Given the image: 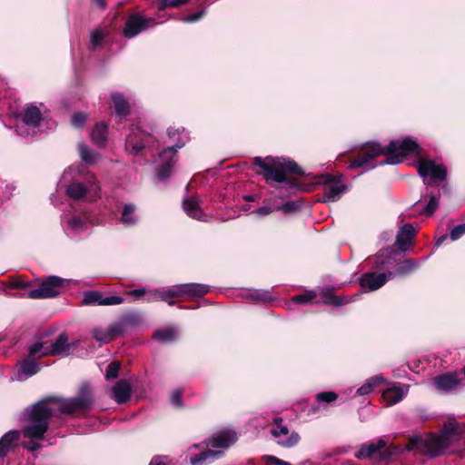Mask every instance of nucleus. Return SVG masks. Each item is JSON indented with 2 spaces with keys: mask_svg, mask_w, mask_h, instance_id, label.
<instances>
[{
  "mask_svg": "<svg viewBox=\"0 0 465 465\" xmlns=\"http://www.w3.org/2000/svg\"><path fill=\"white\" fill-rule=\"evenodd\" d=\"M94 403V393L88 384L80 387L74 398H49L31 408V452L40 445L34 439H42L48 428L49 419L58 414H73L84 411Z\"/></svg>",
  "mask_w": 465,
  "mask_h": 465,
  "instance_id": "f257e3e1",
  "label": "nucleus"
},
{
  "mask_svg": "<svg viewBox=\"0 0 465 465\" xmlns=\"http://www.w3.org/2000/svg\"><path fill=\"white\" fill-rule=\"evenodd\" d=\"M420 153L418 143L411 138L403 140L391 141L388 146H381L379 143H367L360 153V155L351 164V168H363L369 170L375 165L371 160L381 154H388L386 159L381 164H398L401 163L404 157L410 153Z\"/></svg>",
  "mask_w": 465,
  "mask_h": 465,
  "instance_id": "f03ea898",
  "label": "nucleus"
},
{
  "mask_svg": "<svg viewBox=\"0 0 465 465\" xmlns=\"http://www.w3.org/2000/svg\"><path fill=\"white\" fill-rule=\"evenodd\" d=\"M254 164L261 168V173L265 180L270 183L279 184L280 190L294 187L296 183L289 175L302 173L301 168L296 163L283 158L256 157Z\"/></svg>",
  "mask_w": 465,
  "mask_h": 465,
  "instance_id": "7ed1b4c3",
  "label": "nucleus"
},
{
  "mask_svg": "<svg viewBox=\"0 0 465 465\" xmlns=\"http://www.w3.org/2000/svg\"><path fill=\"white\" fill-rule=\"evenodd\" d=\"M169 140L174 144L163 150L158 156L157 173L160 179L168 178L175 163L177 149L182 148L189 140L188 134L183 128L170 127L167 131Z\"/></svg>",
  "mask_w": 465,
  "mask_h": 465,
  "instance_id": "20e7f679",
  "label": "nucleus"
},
{
  "mask_svg": "<svg viewBox=\"0 0 465 465\" xmlns=\"http://www.w3.org/2000/svg\"><path fill=\"white\" fill-rule=\"evenodd\" d=\"M450 445L449 436L446 433L440 435H427L410 439L406 445V450H413L415 453L424 454L429 457L440 455Z\"/></svg>",
  "mask_w": 465,
  "mask_h": 465,
  "instance_id": "39448f33",
  "label": "nucleus"
},
{
  "mask_svg": "<svg viewBox=\"0 0 465 465\" xmlns=\"http://www.w3.org/2000/svg\"><path fill=\"white\" fill-rule=\"evenodd\" d=\"M77 344L70 343L68 336L64 333L60 334L52 345H47L45 341H37L31 344V357H42L48 354L68 355Z\"/></svg>",
  "mask_w": 465,
  "mask_h": 465,
  "instance_id": "423d86ee",
  "label": "nucleus"
},
{
  "mask_svg": "<svg viewBox=\"0 0 465 465\" xmlns=\"http://www.w3.org/2000/svg\"><path fill=\"white\" fill-rule=\"evenodd\" d=\"M320 183L322 184L323 188L322 201L324 203L338 201L347 191V186L341 177L333 176L329 173L322 175L320 179Z\"/></svg>",
  "mask_w": 465,
  "mask_h": 465,
  "instance_id": "0eeeda50",
  "label": "nucleus"
},
{
  "mask_svg": "<svg viewBox=\"0 0 465 465\" xmlns=\"http://www.w3.org/2000/svg\"><path fill=\"white\" fill-rule=\"evenodd\" d=\"M84 179L87 183V187L80 182H73L66 188V193L69 197L79 200L88 195L91 200H94L100 190L96 184L95 177L92 173H87Z\"/></svg>",
  "mask_w": 465,
  "mask_h": 465,
  "instance_id": "6e6552de",
  "label": "nucleus"
},
{
  "mask_svg": "<svg viewBox=\"0 0 465 465\" xmlns=\"http://www.w3.org/2000/svg\"><path fill=\"white\" fill-rule=\"evenodd\" d=\"M419 174L426 180L430 182H441L446 179L447 169L446 167L431 159L420 157L417 163Z\"/></svg>",
  "mask_w": 465,
  "mask_h": 465,
  "instance_id": "1a4fd4ad",
  "label": "nucleus"
},
{
  "mask_svg": "<svg viewBox=\"0 0 465 465\" xmlns=\"http://www.w3.org/2000/svg\"><path fill=\"white\" fill-rule=\"evenodd\" d=\"M271 434L277 444L284 448H292L298 444L300 440L299 434L294 430L291 431L279 418L274 419Z\"/></svg>",
  "mask_w": 465,
  "mask_h": 465,
  "instance_id": "9d476101",
  "label": "nucleus"
},
{
  "mask_svg": "<svg viewBox=\"0 0 465 465\" xmlns=\"http://www.w3.org/2000/svg\"><path fill=\"white\" fill-rule=\"evenodd\" d=\"M63 282V279L56 276L43 280L37 288L31 290V298L48 299L57 296L62 289Z\"/></svg>",
  "mask_w": 465,
  "mask_h": 465,
  "instance_id": "9b49d317",
  "label": "nucleus"
},
{
  "mask_svg": "<svg viewBox=\"0 0 465 465\" xmlns=\"http://www.w3.org/2000/svg\"><path fill=\"white\" fill-rule=\"evenodd\" d=\"M238 440L237 433L232 430H223L216 432L207 440V447L215 450L228 449L233 445Z\"/></svg>",
  "mask_w": 465,
  "mask_h": 465,
  "instance_id": "f8f14e48",
  "label": "nucleus"
},
{
  "mask_svg": "<svg viewBox=\"0 0 465 465\" xmlns=\"http://www.w3.org/2000/svg\"><path fill=\"white\" fill-rule=\"evenodd\" d=\"M5 292L8 296L29 297V282L25 275L10 277L5 282Z\"/></svg>",
  "mask_w": 465,
  "mask_h": 465,
  "instance_id": "ddd939ff",
  "label": "nucleus"
},
{
  "mask_svg": "<svg viewBox=\"0 0 465 465\" xmlns=\"http://www.w3.org/2000/svg\"><path fill=\"white\" fill-rule=\"evenodd\" d=\"M153 25L154 21L153 18H144L139 15H133L127 19L123 33L125 37L133 38Z\"/></svg>",
  "mask_w": 465,
  "mask_h": 465,
  "instance_id": "4468645a",
  "label": "nucleus"
},
{
  "mask_svg": "<svg viewBox=\"0 0 465 465\" xmlns=\"http://www.w3.org/2000/svg\"><path fill=\"white\" fill-rule=\"evenodd\" d=\"M392 277L393 272H391L388 273L370 272L361 275L360 284L363 290L372 292L382 287Z\"/></svg>",
  "mask_w": 465,
  "mask_h": 465,
  "instance_id": "2eb2a0df",
  "label": "nucleus"
},
{
  "mask_svg": "<svg viewBox=\"0 0 465 465\" xmlns=\"http://www.w3.org/2000/svg\"><path fill=\"white\" fill-rule=\"evenodd\" d=\"M150 140L149 133L141 130L140 126L133 125L126 138V147L131 148L136 154L149 143Z\"/></svg>",
  "mask_w": 465,
  "mask_h": 465,
  "instance_id": "dca6fc26",
  "label": "nucleus"
},
{
  "mask_svg": "<svg viewBox=\"0 0 465 465\" xmlns=\"http://www.w3.org/2000/svg\"><path fill=\"white\" fill-rule=\"evenodd\" d=\"M64 224L66 231L79 233L88 229L94 223L88 214L84 213L67 218L64 221Z\"/></svg>",
  "mask_w": 465,
  "mask_h": 465,
  "instance_id": "f3484780",
  "label": "nucleus"
},
{
  "mask_svg": "<svg viewBox=\"0 0 465 465\" xmlns=\"http://www.w3.org/2000/svg\"><path fill=\"white\" fill-rule=\"evenodd\" d=\"M409 385L393 384L382 392V399L389 405H393L401 401L408 393Z\"/></svg>",
  "mask_w": 465,
  "mask_h": 465,
  "instance_id": "a211bd4d",
  "label": "nucleus"
},
{
  "mask_svg": "<svg viewBox=\"0 0 465 465\" xmlns=\"http://www.w3.org/2000/svg\"><path fill=\"white\" fill-rule=\"evenodd\" d=\"M416 234V230L411 224L402 226L396 238V244L401 252L408 251L412 245V240Z\"/></svg>",
  "mask_w": 465,
  "mask_h": 465,
  "instance_id": "6ab92c4d",
  "label": "nucleus"
},
{
  "mask_svg": "<svg viewBox=\"0 0 465 465\" xmlns=\"http://www.w3.org/2000/svg\"><path fill=\"white\" fill-rule=\"evenodd\" d=\"M19 440L20 431L15 430H10L2 436L0 439V460H3L10 450L17 447Z\"/></svg>",
  "mask_w": 465,
  "mask_h": 465,
  "instance_id": "aec40b11",
  "label": "nucleus"
},
{
  "mask_svg": "<svg viewBox=\"0 0 465 465\" xmlns=\"http://www.w3.org/2000/svg\"><path fill=\"white\" fill-rule=\"evenodd\" d=\"M47 128L49 124L41 109L31 104V135L42 133Z\"/></svg>",
  "mask_w": 465,
  "mask_h": 465,
  "instance_id": "412c9836",
  "label": "nucleus"
},
{
  "mask_svg": "<svg viewBox=\"0 0 465 465\" xmlns=\"http://www.w3.org/2000/svg\"><path fill=\"white\" fill-rule=\"evenodd\" d=\"M433 384L440 391L448 393L458 387L459 381L456 375L447 373L434 378Z\"/></svg>",
  "mask_w": 465,
  "mask_h": 465,
  "instance_id": "4be33fe9",
  "label": "nucleus"
},
{
  "mask_svg": "<svg viewBox=\"0 0 465 465\" xmlns=\"http://www.w3.org/2000/svg\"><path fill=\"white\" fill-rule=\"evenodd\" d=\"M183 208L184 212L187 213V215L193 219L203 222H206L208 220V216L204 214L203 212L202 211L200 207V203L197 199H185L183 203Z\"/></svg>",
  "mask_w": 465,
  "mask_h": 465,
  "instance_id": "5701e85b",
  "label": "nucleus"
},
{
  "mask_svg": "<svg viewBox=\"0 0 465 465\" xmlns=\"http://www.w3.org/2000/svg\"><path fill=\"white\" fill-rule=\"evenodd\" d=\"M397 252L393 248L381 250L374 259V267L377 270H383L396 261Z\"/></svg>",
  "mask_w": 465,
  "mask_h": 465,
  "instance_id": "b1692460",
  "label": "nucleus"
},
{
  "mask_svg": "<svg viewBox=\"0 0 465 465\" xmlns=\"http://www.w3.org/2000/svg\"><path fill=\"white\" fill-rule=\"evenodd\" d=\"M132 387L128 381L121 380L113 388V398L118 403H124L131 397Z\"/></svg>",
  "mask_w": 465,
  "mask_h": 465,
  "instance_id": "393cba45",
  "label": "nucleus"
},
{
  "mask_svg": "<svg viewBox=\"0 0 465 465\" xmlns=\"http://www.w3.org/2000/svg\"><path fill=\"white\" fill-rule=\"evenodd\" d=\"M223 456L222 450H215L209 448L206 451H203L198 455L191 457V465H206L208 462L219 459Z\"/></svg>",
  "mask_w": 465,
  "mask_h": 465,
  "instance_id": "a878e982",
  "label": "nucleus"
},
{
  "mask_svg": "<svg viewBox=\"0 0 465 465\" xmlns=\"http://www.w3.org/2000/svg\"><path fill=\"white\" fill-rule=\"evenodd\" d=\"M183 285L184 298L194 299L203 296L210 292V287L199 283H186Z\"/></svg>",
  "mask_w": 465,
  "mask_h": 465,
  "instance_id": "bb28decb",
  "label": "nucleus"
},
{
  "mask_svg": "<svg viewBox=\"0 0 465 465\" xmlns=\"http://www.w3.org/2000/svg\"><path fill=\"white\" fill-rule=\"evenodd\" d=\"M385 447V441L379 440L376 443H369L362 445L360 450L355 454L357 459L371 458L374 454L378 453L381 449Z\"/></svg>",
  "mask_w": 465,
  "mask_h": 465,
  "instance_id": "cd10ccee",
  "label": "nucleus"
},
{
  "mask_svg": "<svg viewBox=\"0 0 465 465\" xmlns=\"http://www.w3.org/2000/svg\"><path fill=\"white\" fill-rule=\"evenodd\" d=\"M161 301L168 302L170 305L173 304V300L176 298H184L183 285L178 284L169 288L162 289Z\"/></svg>",
  "mask_w": 465,
  "mask_h": 465,
  "instance_id": "c85d7f7f",
  "label": "nucleus"
},
{
  "mask_svg": "<svg viewBox=\"0 0 465 465\" xmlns=\"http://www.w3.org/2000/svg\"><path fill=\"white\" fill-rule=\"evenodd\" d=\"M15 132L20 136L29 134V105H26L21 114L16 115Z\"/></svg>",
  "mask_w": 465,
  "mask_h": 465,
  "instance_id": "c756f323",
  "label": "nucleus"
},
{
  "mask_svg": "<svg viewBox=\"0 0 465 465\" xmlns=\"http://www.w3.org/2000/svg\"><path fill=\"white\" fill-rule=\"evenodd\" d=\"M111 99L117 115L125 116L129 114V103L126 101L123 94L119 93H113L111 94Z\"/></svg>",
  "mask_w": 465,
  "mask_h": 465,
  "instance_id": "7c9ffc66",
  "label": "nucleus"
},
{
  "mask_svg": "<svg viewBox=\"0 0 465 465\" xmlns=\"http://www.w3.org/2000/svg\"><path fill=\"white\" fill-rule=\"evenodd\" d=\"M385 381V379L381 375H377L374 377H371L362 386H361L357 391L356 394L358 396H363L371 393L375 387L379 386L380 384L383 383Z\"/></svg>",
  "mask_w": 465,
  "mask_h": 465,
  "instance_id": "2f4dec72",
  "label": "nucleus"
},
{
  "mask_svg": "<svg viewBox=\"0 0 465 465\" xmlns=\"http://www.w3.org/2000/svg\"><path fill=\"white\" fill-rule=\"evenodd\" d=\"M29 378V354L24 356L16 364L15 379L19 381H25Z\"/></svg>",
  "mask_w": 465,
  "mask_h": 465,
  "instance_id": "473e14b6",
  "label": "nucleus"
},
{
  "mask_svg": "<svg viewBox=\"0 0 465 465\" xmlns=\"http://www.w3.org/2000/svg\"><path fill=\"white\" fill-rule=\"evenodd\" d=\"M420 262L416 260H404L403 262H400L397 267L395 273H393V276L395 275H406L409 273H411L415 270H417L420 267Z\"/></svg>",
  "mask_w": 465,
  "mask_h": 465,
  "instance_id": "72a5a7b5",
  "label": "nucleus"
},
{
  "mask_svg": "<svg viewBox=\"0 0 465 465\" xmlns=\"http://www.w3.org/2000/svg\"><path fill=\"white\" fill-rule=\"evenodd\" d=\"M92 140L97 145H102L105 143L107 137V127L104 123L97 124L91 134Z\"/></svg>",
  "mask_w": 465,
  "mask_h": 465,
  "instance_id": "f704fd0d",
  "label": "nucleus"
},
{
  "mask_svg": "<svg viewBox=\"0 0 465 465\" xmlns=\"http://www.w3.org/2000/svg\"><path fill=\"white\" fill-rule=\"evenodd\" d=\"M135 207L133 204H126L124 205L122 216H121V222L126 225V226H132L136 223L137 222V216L135 215Z\"/></svg>",
  "mask_w": 465,
  "mask_h": 465,
  "instance_id": "c9c22d12",
  "label": "nucleus"
},
{
  "mask_svg": "<svg viewBox=\"0 0 465 465\" xmlns=\"http://www.w3.org/2000/svg\"><path fill=\"white\" fill-rule=\"evenodd\" d=\"M153 339L162 343L173 341L177 337V331L173 328L156 331L153 333Z\"/></svg>",
  "mask_w": 465,
  "mask_h": 465,
  "instance_id": "e433bc0d",
  "label": "nucleus"
},
{
  "mask_svg": "<svg viewBox=\"0 0 465 465\" xmlns=\"http://www.w3.org/2000/svg\"><path fill=\"white\" fill-rule=\"evenodd\" d=\"M79 153L81 159L87 163H95L98 161L99 154L91 151L84 143H79Z\"/></svg>",
  "mask_w": 465,
  "mask_h": 465,
  "instance_id": "4c0bfd02",
  "label": "nucleus"
},
{
  "mask_svg": "<svg viewBox=\"0 0 465 465\" xmlns=\"http://www.w3.org/2000/svg\"><path fill=\"white\" fill-rule=\"evenodd\" d=\"M243 295H244V297H246L253 302H266L271 300L270 293L265 291L249 290V291L243 292Z\"/></svg>",
  "mask_w": 465,
  "mask_h": 465,
  "instance_id": "58836bf2",
  "label": "nucleus"
},
{
  "mask_svg": "<svg viewBox=\"0 0 465 465\" xmlns=\"http://www.w3.org/2000/svg\"><path fill=\"white\" fill-rule=\"evenodd\" d=\"M103 300L102 292L98 291H88L84 292L83 295V305H94L98 304L101 305V301Z\"/></svg>",
  "mask_w": 465,
  "mask_h": 465,
  "instance_id": "ea45409f",
  "label": "nucleus"
},
{
  "mask_svg": "<svg viewBox=\"0 0 465 465\" xmlns=\"http://www.w3.org/2000/svg\"><path fill=\"white\" fill-rule=\"evenodd\" d=\"M92 336L94 339H95L97 341H99L102 344L108 343L113 341L112 336L109 333V331L107 328H94L92 330Z\"/></svg>",
  "mask_w": 465,
  "mask_h": 465,
  "instance_id": "a19ab883",
  "label": "nucleus"
},
{
  "mask_svg": "<svg viewBox=\"0 0 465 465\" xmlns=\"http://www.w3.org/2000/svg\"><path fill=\"white\" fill-rule=\"evenodd\" d=\"M323 298H324V302L325 303L332 304V305H335V306H341V305H343V304L349 302V301L347 299H345L343 297H340V296H334L330 292H323Z\"/></svg>",
  "mask_w": 465,
  "mask_h": 465,
  "instance_id": "79ce46f5",
  "label": "nucleus"
},
{
  "mask_svg": "<svg viewBox=\"0 0 465 465\" xmlns=\"http://www.w3.org/2000/svg\"><path fill=\"white\" fill-rule=\"evenodd\" d=\"M316 297L314 291H307L303 294L296 295L292 298V301L295 303L307 304L310 303Z\"/></svg>",
  "mask_w": 465,
  "mask_h": 465,
  "instance_id": "37998d69",
  "label": "nucleus"
},
{
  "mask_svg": "<svg viewBox=\"0 0 465 465\" xmlns=\"http://www.w3.org/2000/svg\"><path fill=\"white\" fill-rule=\"evenodd\" d=\"M107 329H108L109 333L112 336L113 340L123 335L125 331L124 322L113 323V324L109 325L107 327Z\"/></svg>",
  "mask_w": 465,
  "mask_h": 465,
  "instance_id": "c03bdc74",
  "label": "nucleus"
},
{
  "mask_svg": "<svg viewBox=\"0 0 465 465\" xmlns=\"http://www.w3.org/2000/svg\"><path fill=\"white\" fill-rule=\"evenodd\" d=\"M104 33L100 29H95L91 33L90 42L94 48L100 46L104 39Z\"/></svg>",
  "mask_w": 465,
  "mask_h": 465,
  "instance_id": "a18cd8bd",
  "label": "nucleus"
},
{
  "mask_svg": "<svg viewBox=\"0 0 465 465\" xmlns=\"http://www.w3.org/2000/svg\"><path fill=\"white\" fill-rule=\"evenodd\" d=\"M439 204V199L436 196H430V201L428 204L425 206V208L422 211V214L425 215H431L435 210L437 209Z\"/></svg>",
  "mask_w": 465,
  "mask_h": 465,
  "instance_id": "49530a36",
  "label": "nucleus"
},
{
  "mask_svg": "<svg viewBox=\"0 0 465 465\" xmlns=\"http://www.w3.org/2000/svg\"><path fill=\"white\" fill-rule=\"evenodd\" d=\"M119 370H120V362L113 361L108 366V369L105 373V378L108 380L115 379L118 376Z\"/></svg>",
  "mask_w": 465,
  "mask_h": 465,
  "instance_id": "de8ad7c7",
  "label": "nucleus"
},
{
  "mask_svg": "<svg viewBox=\"0 0 465 465\" xmlns=\"http://www.w3.org/2000/svg\"><path fill=\"white\" fill-rule=\"evenodd\" d=\"M124 302V298L118 295H112L107 297H103L101 301L102 306H110V305H118Z\"/></svg>",
  "mask_w": 465,
  "mask_h": 465,
  "instance_id": "09e8293b",
  "label": "nucleus"
},
{
  "mask_svg": "<svg viewBox=\"0 0 465 465\" xmlns=\"http://www.w3.org/2000/svg\"><path fill=\"white\" fill-rule=\"evenodd\" d=\"M87 115L84 113H76L72 116L71 123L74 127L81 128L86 122Z\"/></svg>",
  "mask_w": 465,
  "mask_h": 465,
  "instance_id": "8fccbe9b",
  "label": "nucleus"
},
{
  "mask_svg": "<svg viewBox=\"0 0 465 465\" xmlns=\"http://www.w3.org/2000/svg\"><path fill=\"white\" fill-rule=\"evenodd\" d=\"M317 401L319 402H332L334 401L338 396L335 392L332 391H324L317 394Z\"/></svg>",
  "mask_w": 465,
  "mask_h": 465,
  "instance_id": "3c124183",
  "label": "nucleus"
},
{
  "mask_svg": "<svg viewBox=\"0 0 465 465\" xmlns=\"http://www.w3.org/2000/svg\"><path fill=\"white\" fill-rule=\"evenodd\" d=\"M162 289H155V290H146L145 301L148 302H153L157 301H161L160 294L162 293Z\"/></svg>",
  "mask_w": 465,
  "mask_h": 465,
  "instance_id": "603ef678",
  "label": "nucleus"
},
{
  "mask_svg": "<svg viewBox=\"0 0 465 465\" xmlns=\"http://www.w3.org/2000/svg\"><path fill=\"white\" fill-rule=\"evenodd\" d=\"M463 234H465V223L455 226L451 230L450 237L452 241H456L460 239Z\"/></svg>",
  "mask_w": 465,
  "mask_h": 465,
  "instance_id": "864d4df0",
  "label": "nucleus"
},
{
  "mask_svg": "<svg viewBox=\"0 0 465 465\" xmlns=\"http://www.w3.org/2000/svg\"><path fill=\"white\" fill-rule=\"evenodd\" d=\"M298 209V204L295 202H287L282 205H277L276 210H281L283 213H290Z\"/></svg>",
  "mask_w": 465,
  "mask_h": 465,
  "instance_id": "5fc2aeb1",
  "label": "nucleus"
},
{
  "mask_svg": "<svg viewBox=\"0 0 465 465\" xmlns=\"http://www.w3.org/2000/svg\"><path fill=\"white\" fill-rule=\"evenodd\" d=\"M274 211H276V206H271V205L265 204V205L258 208L255 211V213H257L260 216H266Z\"/></svg>",
  "mask_w": 465,
  "mask_h": 465,
  "instance_id": "6e6d98bb",
  "label": "nucleus"
},
{
  "mask_svg": "<svg viewBox=\"0 0 465 465\" xmlns=\"http://www.w3.org/2000/svg\"><path fill=\"white\" fill-rule=\"evenodd\" d=\"M267 465H291L289 462L279 460L274 456H265L264 457Z\"/></svg>",
  "mask_w": 465,
  "mask_h": 465,
  "instance_id": "4d7b16f0",
  "label": "nucleus"
},
{
  "mask_svg": "<svg viewBox=\"0 0 465 465\" xmlns=\"http://www.w3.org/2000/svg\"><path fill=\"white\" fill-rule=\"evenodd\" d=\"M204 14V11L202 10L200 12H197V13H194V14H192V15H189L185 17H183L182 19V21L185 22V23H193V22H196L197 20H199L201 17H203Z\"/></svg>",
  "mask_w": 465,
  "mask_h": 465,
  "instance_id": "13d9d810",
  "label": "nucleus"
},
{
  "mask_svg": "<svg viewBox=\"0 0 465 465\" xmlns=\"http://www.w3.org/2000/svg\"><path fill=\"white\" fill-rule=\"evenodd\" d=\"M127 294L134 296L136 299H140L141 297H143L146 294V289H144V288L134 289V290L129 291L127 292Z\"/></svg>",
  "mask_w": 465,
  "mask_h": 465,
  "instance_id": "bf43d9fd",
  "label": "nucleus"
},
{
  "mask_svg": "<svg viewBox=\"0 0 465 465\" xmlns=\"http://www.w3.org/2000/svg\"><path fill=\"white\" fill-rule=\"evenodd\" d=\"M189 0H171L170 2L163 3V7H178Z\"/></svg>",
  "mask_w": 465,
  "mask_h": 465,
  "instance_id": "052dcab7",
  "label": "nucleus"
},
{
  "mask_svg": "<svg viewBox=\"0 0 465 465\" xmlns=\"http://www.w3.org/2000/svg\"><path fill=\"white\" fill-rule=\"evenodd\" d=\"M149 465H169L166 457H155L153 458Z\"/></svg>",
  "mask_w": 465,
  "mask_h": 465,
  "instance_id": "680f3d73",
  "label": "nucleus"
},
{
  "mask_svg": "<svg viewBox=\"0 0 465 465\" xmlns=\"http://www.w3.org/2000/svg\"><path fill=\"white\" fill-rule=\"evenodd\" d=\"M172 403L175 406H179L181 404V394L179 391H173L171 396Z\"/></svg>",
  "mask_w": 465,
  "mask_h": 465,
  "instance_id": "e2e57ef3",
  "label": "nucleus"
},
{
  "mask_svg": "<svg viewBox=\"0 0 465 465\" xmlns=\"http://www.w3.org/2000/svg\"><path fill=\"white\" fill-rule=\"evenodd\" d=\"M75 170L73 168H68L66 171L64 172L63 174V181H69L70 179H73V173H74Z\"/></svg>",
  "mask_w": 465,
  "mask_h": 465,
  "instance_id": "0e129e2a",
  "label": "nucleus"
},
{
  "mask_svg": "<svg viewBox=\"0 0 465 465\" xmlns=\"http://www.w3.org/2000/svg\"><path fill=\"white\" fill-rule=\"evenodd\" d=\"M33 358L34 357H31V376L37 373L41 369L39 364L33 362Z\"/></svg>",
  "mask_w": 465,
  "mask_h": 465,
  "instance_id": "69168bd1",
  "label": "nucleus"
},
{
  "mask_svg": "<svg viewBox=\"0 0 465 465\" xmlns=\"http://www.w3.org/2000/svg\"><path fill=\"white\" fill-rule=\"evenodd\" d=\"M7 90V83L3 77H0V95H2L3 92H6Z\"/></svg>",
  "mask_w": 465,
  "mask_h": 465,
  "instance_id": "338daca9",
  "label": "nucleus"
},
{
  "mask_svg": "<svg viewBox=\"0 0 465 465\" xmlns=\"http://www.w3.org/2000/svg\"><path fill=\"white\" fill-rule=\"evenodd\" d=\"M93 4L97 7L104 9L105 7L104 0H92Z\"/></svg>",
  "mask_w": 465,
  "mask_h": 465,
  "instance_id": "774afa93",
  "label": "nucleus"
}]
</instances>
